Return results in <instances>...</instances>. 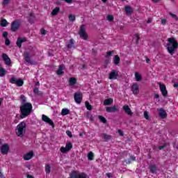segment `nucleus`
<instances>
[{
	"label": "nucleus",
	"instance_id": "nucleus-1",
	"mask_svg": "<svg viewBox=\"0 0 178 178\" xmlns=\"http://www.w3.org/2000/svg\"><path fill=\"white\" fill-rule=\"evenodd\" d=\"M20 111L22 113L21 118L24 119L33 111V105L30 103H25L21 106Z\"/></svg>",
	"mask_w": 178,
	"mask_h": 178
},
{
	"label": "nucleus",
	"instance_id": "nucleus-2",
	"mask_svg": "<svg viewBox=\"0 0 178 178\" xmlns=\"http://www.w3.org/2000/svg\"><path fill=\"white\" fill-rule=\"evenodd\" d=\"M168 41L167 49L170 55H173L174 52L178 47L177 40H176L175 38H170L168 39Z\"/></svg>",
	"mask_w": 178,
	"mask_h": 178
},
{
	"label": "nucleus",
	"instance_id": "nucleus-3",
	"mask_svg": "<svg viewBox=\"0 0 178 178\" xmlns=\"http://www.w3.org/2000/svg\"><path fill=\"white\" fill-rule=\"evenodd\" d=\"M15 133L18 137H23L26 133V122H22L17 126Z\"/></svg>",
	"mask_w": 178,
	"mask_h": 178
},
{
	"label": "nucleus",
	"instance_id": "nucleus-4",
	"mask_svg": "<svg viewBox=\"0 0 178 178\" xmlns=\"http://www.w3.org/2000/svg\"><path fill=\"white\" fill-rule=\"evenodd\" d=\"M69 178H88V175L84 172L74 170L70 173Z\"/></svg>",
	"mask_w": 178,
	"mask_h": 178
},
{
	"label": "nucleus",
	"instance_id": "nucleus-5",
	"mask_svg": "<svg viewBox=\"0 0 178 178\" xmlns=\"http://www.w3.org/2000/svg\"><path fill=\"white\" fill-rule=\"evenodd\" d=\"M72 148L73 145L72 144V143L69 142L66 143L65 147H61L60 148V152H62V154H66V152H69V151H70V149H72Z\"/></svg>",
	"mask_w": 178,
	"mask_h": 178
},
{
	"label": "nucleus",
	"instance_id": "nucleus-6",
	"mask_svg": "<svg viewBox=\"0 0 178 178\" xmlns=\"http://www.w3.org/2000/svg\"><path fill=\"white\" fill-rule=\"evenodd\" d=\"M79 35L83 40H88V35L86 32V25H82L79 31Z\"/></svg>",
	"mask_w": 178,
	"mask_h": 178
},
{
	"label": "nucleus",
	"instance_id": "nucleus-7",
	"mask_svg": "<svg viewBox=\"0 0 178 178\" xmlns=\"http://www.w3.org/2000/svg\"><path fill=\"white\" fill-rule=\"evenodd\" d=\"M20 24H22L20 21H14L13 23H11V31H13V32L17 31V30H19V28L20 27Z\"/></svg>",
	"mask_w": 178,
	"mask_h": 178
},
{
	"label": "nucleus",
	"instance_id": "nucleus-8",
	"mask_svg": "<svg viewBox=\"0 0 178 178\" xmlns=\"http://www.w3.org/2000/svg\"><path fill=\"white\" fill-rule=\"evenodd\" d=\"M158 84L160 87V91L163 97H166L168 95V90H166V86H165L163 83H161V82H159Z\"/></svg>",
	"mask_w": 178,
	"mask_h": 178
},
{
	"label": "nucleus",
	"instance_id": "nucleus-9",
	"mask_svg": "<svg viewBox=\"0 0 178 178\" xmlns=\"http://www.w3.org/2000/svg\"><path fill=\"white\" fill-rule=\"evenodd\" d=\"M9 148H10L9 145L5 143L2 145L1 147H0V151L1 154H3V155H6V154L9 152Z\"/></svg>",
	"mask_w": 178,
	"mask_h": 178
},
{
	"label": "nucleus",
	"instance_id": "nucleus-10",
	"mask_svg": "<svg viewBox=\"0 0 178 178\" xmlns=\"http://www.w3.org/2000/svg\"><path fill=\"white\" fill-rule=\"evenodd\" d=\"M42 120H43V122L47 123L50 126H52V127H54V122L52 121V120H51V118H49L48 116L44 114L42 115Z\"/></svg>",
	"mask_w": 178,
	"mask_h": 178
},
{
	"label": "nucleus",
	"instance_id": "nucleus-11",
	"mask_svg": "<svg viewBox=\"0 0 178 178\" xmlns=\"http://www.w3.org/2000/svg\"><path fill=\"white\" fill-rule=\"evenodd\" d=\"M74 101L76 104H81L83 99V95L81 92H76L74 96Z\"/></svg>",
	"mask_w": 178,
	"mask_h": 178
},
{
	"label": "nucleus",
	"instance_id": "nucleus-12",
	"mask_svg": "<svg viewBox=\"0 0 178 178\" xmlns=\"http://www.w3.org/2000/svg\"><path fill=\"white\" fill-rule=\"evenodd\" d=\"M131 90L134 95H137L140 92V87L137 83H133Z\"/></svg>",
	"mask_w": 178,
	"mask_h": 178
},
{
	"label": "nucleus",
	"instance_id": "nucleus-13",
	"mask_svg": "<svg viewBox=\"0 0 178 178\" xmlns=\"http://www.w3.org/2000/svg\"><path fill=\"white\" fill-rule=\"evenodd\" d=\"M118 76H119V73L118 72V71L113 70L109 74L108 79L110 80H116V79H118Z\"/></svg>",
	"mask_w": 178,
	"mask_h": 178
},
{
	"label": "nucleus",
	"instance_id": "nucleus-14",
	"mask_svg": "<svg viewBox=\"0 0 178 178\" xmlns=\"http://www.w3.org/2000/svg\"><path fill=\"white\" fill-rule=\"evenodd\" d=\"M106 112H108V113H113L115 112H119V108L117 106H113L111 107H106Z\"/></svg>",
	"mask_w": 178,
	"mask_h": 178
},
{
	"label": "nucleus",
	"instance_id": "nucleus-15",
	"mask_svg": "<svg viewBox=\"0 0 178 178\" xmlns=\"http://www.w3.org/2000/svg\"><path fill=\"white\" fill-rule=\"evenodd\" d=\"M157 111H158L159 115L160 118H161V119H165L166 118V116H168V114H166V111H165V110H163V108H158Z\"/></svg>",
	"mask_w": 178,
	"mask_h": 178
},
{
	"label": "nucleus",
	"instance_id": "nucleus-16",
	"mask_svg": "<svg viewBox=\"0 0 178 178\" xmlns=\"http://www.w3.org/2000/svg\"><path fill=\"white\" fill-rule=\"evenodd\" d=\"M123 110L124 111L125 113H127V115H128L129 116H133V112H131V109L130 108V107H129V106L124 105L123 106Z\"/></svg>",
	"mask_w": 178,
	"mask_h": 178
},
{
	"label": "nucleus",
	"instance_id": "nucleus-17",
	"mask_svg": "<svg viewBox=\"0 0 178 178\" xmlns=\"http://www.w3.org/2000/svg\"><path fill=\"white\" fill-rule=\"evenodd\" d=\"M26 41H27L26 38H18L17 40V47H19V48H22V44H23V42H26Z\"/></svg>",
	"mask_w": 178,
	"mask_h": 178
},
{
	"label": "nucleus",
	"instance_id": "nucleus-18",
	"mask_svg": "<svg viewBox=\"0 0 178 178\" xmlns=\"http://www.w3.org/2000/svg\"><path fill=\"white\" fill-rule=\"evenodd\" d=\"M33 156H34V153L33 152H29L24 154V159L25 161H30V159H31Z\"/></svg>",
	"mask_w": 178,
	"mask_h": 178
},
{
	"label": "nucleus",
	"instance_id": "nucleus-19",
	"mask_svg": "<svg viewBox=\"0 0 178 178\" xmlns=\"http://www.w3.org/2000/svg\"><path fill=\"white\" fill-rule=\"evenodd\" d=\"M24 56L25 58V61L26 63H29L31 65V58H30V54L29 52H24Z\"/></svg>",
	"mask_w": 178,
	"mask_h": 178
},
{
	"label": "nucleus",
	"instance_id": "nucleus-20",
	"mask_svg": "<svg viewBox=\"0 0 178 178\" xmlns=\"http://www.w3.org/2000/svg\"><path fill=\"white\" fill-rule=\"evenodd\" d=\"M3 60H4L6 65H10V58L9 56L6 55V54H3L2 55Z\"/></svg>",
	"mask_w": 178,
	"mask_h": 178
},
{
	"label": "nucleus",
	"instance_id": "nucleus-21",
	"mask_svg": "<svg viewBox=\"0 0 178 178\" xmlns=\"http://www.w3.org/2000/svg\"><path fill=\"white\" fill-rule=\"evenodd\" d=\"M8 73V71L5 68L2 67V65L0 64V77H3Z\"/></svg>",
	"mask_w": 178,
	"mask_h": 178
},
{
	"label": "nucleus",
	"instance_id": "nucleus-22",
	"mask_svg": "<svg viewBox=\"0 0 178 178\" xmlns=\"http://www.w3.org/2000/svg\"><path fill=\"white\" fill-rule=\"evenodd\" d=\"M77 83V79L74 77H71L69 79L70 86H74Z\"/></svg>",
	"mask_w": 178,
	"mask_h": 178
},
{
	"label": "nucleus",
	"instance_id": "nucleus-23",
	"mask_svg": "<svg viewBox=\"0 0 178 178\" xmlns=\"http://www.w3.org/2000/svg\"><path fill=\"white\" fill-rule=\"evenodd\" d=\"M113 99L108 98L104 100V105L105 106L111 105V104H113Z\"/></svg>",
	"mask_w": 178,
	"mask_h": 178
},
{
	"label": "nucleus",
	"instance_id": "nucleus-24",
	"mask_svg": "<svg viewBox=\"0 0 178 178\" xmlns=\"http://www.w3.org/2000/svg\"><path fill=\"white\" fill-rule=\"evenodd\" d=\"M70 113V110L69 108H63L61 111L62 116H66V115H69Z\"/></svg>",
	"mask_w": 178,
	"mask_h": 178
},
{
	"label": "nucleus",
	"instance_id": "nucleus-25",
	"mask_svg": "<svg viewBox=\"0 0 178 178\" xmlns=\"http://www.w3.org/2000/svg\"><path fill=\"white\" fill-rule=\"evenodd\" d=\"M59 10H60V8L59 7H56L52 11H51V16H56L57 13H59Z\"/></svg>",
	"mask_w": 178,
	"mask_h": 178
},
{
	"label": "nucleus",
	"instance_id": "nucleus-26",
	"mask_svg": "<svg viewBox=\"0 0 178 178\" xmlns=\"http://www.w3.org/2000/svg\"><path fill=\"white\" fill-rule=\"evenodd\" d=\"M135 79L136 81H141L143 76L138 72H135Z\"/></svg>",
	"mask_w": 178,
	"mask_h": 178
},
{
	"label": "nucleus",
	"instance_id": "nucleus-27",
	"mask_svg": "<svg viewBox=\"0 0 178 178\" xmlns=\"http://www.w3.org/2000/svg\"><path fill=\"white\" fill-rule=\"evenodd\" d=\"M65 69V65H60L58 70H57V74L60 75L63 73Z\"/></svg>",
	"mask_w": 178,
	"mask_h": 178
},
{
	"label": "nucleus",
	"instance_id": "nucleus-28",
	"mask_svg": "<svg viewBox=\"0 0 178 178\" xmlns=\"http://www.w3.org/2000/svg\"><path fill=\"white\" fill-rule=\"evenodd\" d=\"M102 138L104 140V141H109V140L111 138V136L110 135L103 134L102 135Z\"/></svg>",
	"mask_w": 178,
	"mask_h": 178
},
{
	"label": "nucleus",
	"instance_id": "nucleus-29",
	"mask_svg": "<svg viewBox=\"0 0 178 178\" xmlns=\"http://www.w3.org/2000/svg\"><path fill=\"white\" fill-rule=\"evenodd\" d=\"M113 62L115 65H119V62H120V58L119 56L115 55L113 58Z\"/></svg>",
	"mask_w": 178,
	"mask_h": 178
},
{
	"label": "nucleus",
	"instance_id": "nucleus-30",
	"mask_svg": "<svg viewBox=\"0 0 178 178\" xmlns=\"http://www.w3.org/2000/svg\"><path fill=\"white\" fill-rule=\"evenodd\" d=\"M125 12L127 15H130V13L133 12V9L131 8V7L127 6H125Z\"/></svg>",
	"mask_w": 178,
	"mask_h": 178
},
{
	"label": "nucleus",
	"instance_id": "nucleus-31",
	"mask_svg": "<svg viewBox=\"0 0 178 178\" xmlns=\"http://www.w3.org/2000/svg\"><path fill=\"white\" fill-rule=\"evenodd\" d=\"M88 159L89 161H93L94 160V153L92 152H90L88 154Z\"/></svg>",
	"mask_w": 178,
	"mask_h": 178
},
{
	"label": "nucleus",
	"instance_id": "nucleus-32",
	"mask_svg": "<svg viewBox=\"0 0 178 178\" xmlns=\"http://www.w3.org/2000/svg\"><path fill=\"white\" fill-rule=\"evenodd\" d=\"M45 172L47 175H49V173H51V165H49V164H47L45 165Z\"/></svg>",
	"mask_w": 178,
	"mask_h": 178
},
{
	"label": "nucleus",
	"instance_id": "nucleus-33",
	"mask_svg": "<svg viewBox=\"0 0 178 178\" xmlns=\"http://www.w3.org/2000/svg\"><path fill=\"white\" fill-rule=\"evenodd\" d=\"M15 84L17 86V87H22V86L24 84V82L22 79H19L17 81V83Z\"/></svg>",
	"mask_w": 178,
	"mask_h": 178
},
{
	"label": "nucleus",
	"instance_id": "nucleus-34",
	"mask_svg": "<svg viewBox=\"0 0 178 178\" xmlns=\"http://www.w3.org/2000/svg\"><path fill=\"white\" fill-rule=\"evenodd\" d=\"M74 44V40L73 39H71L67 44V48H73V45Z\"/></svg>",
	"mask_w": 178,
	"mask_h": 178
},
{
	"label": "nucleus",
	"instance_id": "nucleus-35",
	"mask_svg": "<svg viewBox=\"0 0 178 178\" xmlns=\"http://www.w3.org/2000/svg\"><path fill=\"white\" fill-rule=\"evenodd\" d=\"M85 105L88 111H91V109H92V106H91L88 102H86Z\"/></svg>",
	"mask_w": 178,
	"mask_h": 178
},
{
	"label": "nucleus",
	"instance_id": "nucleus-36",
	"mask_svg": "<svg viewBox=\"0 0 178 178\" xmlns=\"http://www.w3.org/2000/svg\"><path fill=\"white\" fill-rule=\"evenodd\" d=\"M1 26H2V27H6V26H8V21H6V19H2L1 22Z\"/></svg>",
	"mask_w": 178,
	"mask_h": 178
},
{
	"label": "nucleus",
	"instance_id": "nucleus-37",
	"mask_svg": "<svg viewBox=\"0 0 178 178\" xmlns=\"http://www.w3.org/2000/svg\"><path fill=\"white\" fill-rule=\"evenodd\" d=\"M149 169L152 173H155V172H156V166L155 165H150Z\"/></svg>",
	"mask_w": 178,
	"mask_h": 178
},
{
	"label": "nucleus",
	"instance_id": "nucleus-38",
	"mask_svg": "<svg viewBox=\"0 0 178 178\" xmlns=\"http://www.w3.org/2000/svg\"><path fill=\"white\" fill-rule=\"evenodd\" d=\"M99 119L100 122H102V123H106V119L104 117H103L102 115H99Z\"/></svg>",
	"mask_w": 178,
	"mask_h": 178
},
{
	"label": "nucleus",
	"instance_id": "nucleus-39",
	"mask_svg": "<svg viewBox=\"0 0 178 178\" xmlns=\"http://www.w3.org/2000/svg\"><path fill=\"white\" fill-rule=\"evenodd\" d=\"M17 82V79H16L15 77H12L10 79V83H11V84H16Z\"/></svg>",
	"mask_w": 178,
	"mask_h": 178
},
{
	"label": "nucleus",
	"instance_id": "nucleus-40",
	"mask_svg": "<svg viewBox=\"0 0 178 178\" xmlns=\"http://www.w3.org/2000/svg\"><path fill=\"white\" fill-rule=\"evenodd\" d=\"M69 20H70V22H74L76 20V16H74V15H70L69 16Z\"/></svg>",
	"mask_w": 178,
	"mask_h": 178
},
{
	"label": "nucleus",
	"instance_id": "nucleus-41",
	"mask_svg": "<svg viewBox=\"0 0 178 178\" xmlns=\"http://www.w3.org/2000/svg\"><path fill=\"white\" fill-rule=\"evenodd\" d=\"M144 118L145 119H146L147 120H149V114L148 113L147 111H145L144 112Z\"/></svg>",
	"mask_w": 178,
	"mask_h": 178
},
{
	"label": "nucleus",
	"instance_id": "nucleus-42",
	"mask_svg": "<svg viewBox=\"0 0 178 178\" xmlns=\"http://www.w3.org/2000/svg\"><path fill=\"white\" fill-rule=\"evenodd\" d=\"M106 19L108 22H113V15H108Z\"/></svg>",
	"mask_w": 178,
	"mask_h": 178
},
{
	"label": "nucleus",
	"instance_id": "nucleus-43",
	"mask_svg": "<svg viewBox=\"0 0 178 178\" xmlns=\"http://www.w3.org/2000/svg\"><path fill=\"white\" fill-rule=\"evenodd\" d=\"M169 15H170V16H171V17H172V19H175V20H177V15H176L172 13H170Z\"/></svg>",
	"mask_w": 178,
	"mask_h": 178
},
{
	"label": "nucleus",
	"instance_id": "nucleus-44",
	"mask_svg": "<svg viewBox=\"0 0 178 178\" xmlns=\"http://www.w3.org/2000/svg\"><path fill=\"white\" fill-rule=\"evenodd\" d=\"M66 134L68 136V137H70V138H72L73 137V135L72 134V131H66Z\"/></svg>",
	"mask_w": 178,
	"mask_h": 178
},
{
	"label": "nucleus",
	"instance_id": "nucleus-45",
	"mask_svg": "<svg viewBox=\"0 0 178 178\" xmlns=\"http://www.w3.org/2000/svg\"><path fill=\"white\" fill-rule=\"evenodd\" d=\"M135 38L136 40V42H138V41L140 40V35H138V33H136Z\"/></svg>",
	"mask_w": 178,
	"mask_h": 178
},
{
	"label": "nucleus",
	"instance_id": "nucleus-46",
	"mask_svg": "<svg viewBox=\"0 0 178 178\" xmlns=\"http://www.w3.org/2000/svg\"><path fill=\"white\" fill-rule=\"evenodd\" d=\"M20 99L22 101V102H26V97L23 95L20 96Z\"/></svg>",
	"mask_w": 178,
	"mask_h": 178
},
{
	"label": "nucleus",
	"instance_id": "nucleus-47",
	"mask_svg": "<svg viewBox=\"0 0 178 178\" xmlns=\"http://www.w3.org/2000/svg\"><path fill=\"white\" fill-rule=\"evenodd\" d=\"M166 23H168V20H166L165 19H161V24H163V26H165V24H166Z\"/></svg>",
	"mask_w": 178,
	"mask_h": 178
},
{
	"label": "nucleus",
	"instance_id": "nucleus-48",
	"mask_svg": "<svg viewBox=\"0 0 178 178\" xmlns=\"http://www.w3.org/2000/svg\"><path fill=\"white\" fill-rule=\"evenodd\" d=\"M113 51H110L107 52V56H112L113 55Z\"/></svg>",
	"mask_w": 178,
	"mask_h": 178
},
{
	"label": "nucleus",
	"instance_id": "nucleus-49",
	"mask_svg": "<svg viewBox=\"0 0 178 178\" xmlns=\"http://www.w3.org/2000/svg\"><path fill=\"white\" fill-rule=\"evenodd\" d=\"M40 33L42 35H45V34H47V31L44 29H41Z\"/></svg>",
	"mask_w": 178,
	"mask_h": 178
},
{
	"label": "nucleus",
	"instance_id": "nucleus-50",
	"mask_svg": "<svg viewBox=\"0 0 178 178\" xmlns=\"http://www.w3.org/2000/svg\"><path fill=\"white\" fill-rule=\"evenodd\" d=\"M9 1L10 0H3V5H8V3H9Z\"/></svg>",
	"mask_w": 178,
	"mask_h": 178
},
{
	"label": "nucleus",
	"instance_id": "nucleus-51",
	"mask_svg": "<svg viewBox=\"0 0 178 178\" xmlns=\"http://www.w3.org/2000/svg\"><path fill=\"white\" fill-rule=\"evenodd\" d=\"M3 37L6 40V38H8V32H3Z\"/></svg>",
	"mask_w": 178,
	"mask_h": 178
},
{
	"label": "nucleus",
	"instance_id": "nucleus-52",
	"mask_svg": "<svg viewBox=\"0 0 178 178\" xmlns=\"http://www.w3.org/2000/svg\"><path fill=\"white\" fill-rule=\"evenodd\" d=\"M118 133L120 134V136H124L123 131H122L120 129L118 130Z\"/></svg>",
	"mask_w": 178,
	"mask_h": 178
},
{
	"label": "nucleus",
	"instance_id": "nucleus-53",
	"mask_svg": "<svg viewBox=\"0 0 178 178\" xmlns=\"http://www.w3.org/2000/svg\"><path fill=\"white\" fill-rule=\"evenodd\" d=\"M5 43H6V45H9L10 44V41H9V39L6 38Z\"/></svg>",
	"mask_w": 178,
	"mask_h": 178
},
{
	"label": "nucleus",
	"instance_id": "nucleus-54",
	"mask_svg": "<svg viewBox=\"0 0 178 178\" xmlns=\"http://www.w3.org/2000/svg\"><path fill=\"white\" fill-rule=\"evenodd\" d=\"M33 92H34L35 94H38V88H35L33 89Z\"/></svg>",
	"mask_w": 178,
	"mask_h": 178
},
{
	"label": "nucleus",
	"instance_id": "nucleus-55",
	"mask_svg": "<svg viewBox=\"0 0 178 178\" xmlns=\"http://www.w3.org/2000/svg\"><path fill=\"white\" fill-rule=\"evenodd\" d=\"M106 176H107V177H108V178H112V173L108 172V173L106 174Z\"/></svg>",
	"mask_w": 178,
	"mask_h": 178
},
{
	"label": "nucleus",
	"instance_id": "nucleus-56",
	"mask_svg": "<svg viewBox=\"0 0 178 178\" xmlns=\"http://www.w3.org/2000/svg\"><path fill=\"white\" fill-rule=\"evenodd\" d=\"M147 23H152V18H149L147 19Z\"/></svg>",
	"mask_w": 178,
	"mask_h": 178
},
{
	"label": "nucleus",
	"instance_id": "nucleus-57",
	"mask_svg": "<svg viewBox=\"0 0 178 178\" xmlns=\"http://www.w3.org/2000/svg\"><path fill=\"white\" fill-rule=\"evenodd\" d=\"M154 98H156L157 99H159V95L155 94L154 95Z\"/></svg>",
	"mask_w": 178,
	"mask_h": 178
},
{
	"label": "nucleus",
	"instance_id": "nucleus-58",
	"mask_svg": "<svg viewBox=\"0 0 178 178\" xmlns=\"http://www.w3.org/2000/svg\"><path fill=\"white\" fill-rule=\"evenodd\" d=\"M65 2H67V3H72V0H64Z\"/></svg>",
	"mask_w": 178,
	"mask_h": 178
},
{
	"label": "nucleus",
	"instance_id": "nucleus-59",
	"mask_svg": "<svg viewBox=\"0 0 178 178\" xmlns=\"http://www.w3.org/2000/svg\"><path fill=\"white\" fill-rule=\"evenodd\" d=\"M131 161H136V157L132 156H131Z\"/></svg>",
	"mask_w": 178,
	"mask_h": 178
},
{
	"label": "nucleus",
	"instance_id": "nucleus-60",
	"mask_svg": "<svg viewBox=\"0 0 178 178\" xmlns=\"http://www.w3.org/2000/svg\"><path fill=\"white\" fill-rule=\"evenodd\" d=\"M3 102V99L0 98V105H1L2 102Z\"/></svg>",
	"mask_w": 178,
	"mask_h": 178
},
{
	"label": "nucleus",
	"instance_id": "nucleus-61",
	"mask_svg": "<svg viewBox=\"0 0 178 178\" xmlns=\"http://www.w3.org/2000/svg\"><path fill=\"white\" fill-rule=\"evenodd\" d=\"M0 178H3V175L0 172Z\"/></svg>",
	"mask_w": 178,
	"mask_h": 178
},
{
	"label": "nucleus",
	"instance_id": "nucleus-62",
	"mask_svg": "<svg viewBox=\"0 0 178 178\" xmlns=\"http://www.w3.org/2000/svg\"><path fill=\"white\" fill-rule=\"evenodd\" d=\"M174 87L177 88V87H178V83H175L174 84Z\"/></svg>",
	"mask_w": 178,
	"mask_h": 178
},
{
	"label": "nucleus",
	"instance_id": "nucleus-63",
	"mask_svg": "<svg viewBox=\"0 0 178 178\" xmlns=\"http://www.w3.org/2000/svg\"><path fill=\"white\" fill-rule=\"evenodd\" d=\"M146 62H147V63H149V58H147Z\"/></svg>",
	"mask_w": 178,
	"mask_h": 178
},
{
	"label": "nucleus",
	"instance_id": "nucleus-64",
	"mask_svg": "<svg viewBox=\"0 0 178 178\" xmlns=\"http://www.w3.org/2000/svg\"><path fill=\"white\" fill-rule=\"evenodd\" d=\"M27 178H33L31 175H27Z\"/></svg>",
	"mask_w": 178,
	"mask_h": 178
}]
</instances>
